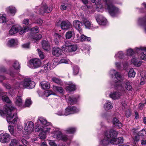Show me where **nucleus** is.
Segmentation results:
<instances>
[{"mask_svg":"<svg viewBox=\"0 0 146 146\" xmlns=\"http://www.w3.org/2000/svg\"><path fill=\"white\" fill-rule=\"evenodd\" d=\"M106 4L107 8L108 10L109 13L112 16H114L118 11V9L111 4L113 0H104Z\"/></svg>","mask_w":146,"mask_h":146,"instance_id":"4","label":"nucleus"},{"mask_svg":"<svg viewBox=\"0 0 146 146\" xmlns=\"http://www.w3.org/2000/svg\"><path fill=\"white\" fill-rule=\"evenodd\" d=\"M42 37L41 35H36L33 36L32 38L33 40L35 42L37 40H40Z\"/></svg>","mask_w":146,"mask_h":146,"instance_id":"42","label":"nucleus"},{"mask_svg":"<svg viewBox=\"0 0 146 146\" xmlns=\"http://www.w3.org/2000/svg\"><path fill=\"white\" fill-rule=\"evenodd\" d=\"M52 80L54 82L58 84H61L62 83V82L60 79L55 77H53Z\"/></svg>","mask_w":146,"mask_h":146,"instance_id":"43","label":"nucleus"},{"mask_svg":"<svg viewBox=\"0 0 146 146\" xmlns=\"http://www.w3.org/2000/svg\"><path fill=\"white\" fill-rule=\"evenodd\" d=\"M59 62L60 63H68V61L67 60L65 59H62L60 60Z\"/></svg>","mask_w":146,"mask_h":146,"instance_id":"62","label":"nucleus"},{"mask_svg":"<svg viewBox=\"0 0 146 146\" xmlns=\"http://www.w3.org/2000/svg\"><path fill=\"white\" fill-rule=\"evenodd\" d=\"M60 26L62 29L67 30L71 27L72 25L68 21H64L61 22Z\"/></svg>","mask_w":146,"mask_h":146,"instance_id":"19","label":"nucleus"},{"mask_svg":"<svg viewBox=\"0 0 146 146\" xmlns=\"http://www.w3.org/2000/svg\"><path fill=\"white\" fill-rule=\"evenodd\" d=\"M52 5H50L47 7L45 4H42L41 6L39 8L38 12L39 13L42 14L44 13H49L52 10Z\"/></svg>","mask_w":146,"mask_h":146,"instance_id":"12","label":"nucleus"},{"mask_svg":"<svg viewBox=\"0 0 146 146\" xmlns=\"http://www.w3.org/2000/svg\"><path fill=\"white\" fill-rule=\"evenodd\" d=\"M138 23L140 25H143L145 30L146 32V19L144 18L139 19Z\"/></svg>","mask_w":146,"mask_h":146,"instance_id":"28","label":"nucleus"},{"mask_svg":"<svg viewBox=\"0 0 146 146\" xmlns=\"http://www.w3.org/2000/svg\"><path fill=\"white\" fill-rule=\"evenodd\" d=\"M77 100V99L76 97H69L68 100V102L71 104H73L76 102Z\"/></svg>","mask_w":146,"mask_h":146,"instance_id":"34","label":"nucleus"},{"mask_svg":"<svg viewBox=\"0 0 146 146\" xmlns=\"http://www.w3.org/2000/svg\"><path fill=\"white\" fill-rule=\"evenodd\" d=\"M52 134V137L56 139L64 141H66L69 139L66 135L62 134L61 132L58 128L55 129Z\"/></svg>","mask_w":146,"mask_h":146,"instance_id":"6","label":"nucleus"},{"mask_svg":"<svg viewBox=\"0 0 146 146\" xmlns=\"http://www.w3.org/2000/svg\"><path fill=\"white\" fill-rule=\"evenodd\" d=\"M73 70L74 75H76L78 74L79 69L77 66L75 65L74 66L73 68Z\"/></svg>","mask_w":146,"mask_h":146,"instance_id":"44","label":"nucleus"},{"mask_svg":"<svg viewBox=\"0 0 146 146\" xmlns=\"http://www.w3.org/2000/svg\"><path fill=\"white\" fill-rule=\"evenodd\" d=\"M49 145L51 146H57L56 144L54 141L51 140H50L49 141Z\"/></svg>","mask_w":146,"mask_h":146,"instance_id":"60","label":"nucleus"},{"mask_svg":"<svg viewBox=\"0 0 146 146\" xmlns=\"http://www.w3.org/2000/svg\"><path fill=\"white\" fill-rule=\"evenodd\" d=\"M131 62L132 63H133L135 66L137 67L140 66L142 63L141 61L135 58H133L132 59Z\"/></svg>","mask_w":146,"mask_h":146,"instance_id":"26","label":"nucleus"},{"mask_svg":"<svg viewBox=\"0 0 146 146\" xmlns=\"http://www.w3.org/2000/svg\"><path fill=\"white\" fill-rule=\"evenodd\" d=\"M5 15L1 14L0 15V23H5L6 22V18Z\"/></svg>","mask_w":146,"mask_h":146,"instance_id":"41","label":"nucleus"},{"mask_svg":"<svg viewBox=\"0 0 146 146\" xmlns=\"http://www.w3.org/2000/svg\"><path fill=\"white\" fill-rule=\"evenodd\" d=\"M32 104V102L30 99H27L25 102V106H29Z\"/></svg>","mask_w":146,"mask_h":146,"instance_id":"56","label":"nucleus"},{"mask_svg":"<svg viewBox=\"0 0 146 146\" xmlns=\"http://www.w3.org/2000/svg\"><path fill=\"white\" fill-rule=\"evenodd\" d=\"M37 121L38 122L40 121L41 124L44 126H48L51 125L50 123L48 122L45 119L42 117H39Z\"/></svg>","mask_w":146,"mask_h":146,"instance_id":"24","label":"nucleus"},{"mask_svg":"<svg viewBox=\"0 0 146 146\" xmlns=\"http://www.w3.org/2000/svg\"><path fill=\"white\" fill-rule=\"evenodd\" d=\"M96 18L97 22L99 24L105 25L106 24L107 20L102 16L98 15L96 17Z\"/></svg>","mask_w":146,"mask_h":146,"instance_id":"17","label":"nucleus"},{"mask_svg":"<svg viewBox=\"0 0 146 146\" xmlns=\"http://www.w3.org/2000/svg\"><path fill=\"white\" fill-rule=\"evenodd\" d=\"M28 28L27 27H25L23 28H22L19 26L17 27L14 26L12 27L9 31V33L11 35H13L19 32V33L20 35H22L28 31Z\"/></svg>","mask_w":146,"mask_h":146,"instance_id":"7","label":"nucleus"},{"mask_svg":"<svg viewBox=\"0 0 146 146\" xmlns=\"http://www.w3.org/2000/svg\"><path fill=\"white\" fill-rule=\"evenodd\" d=\"M76 131V129L74 128L70 127L66 131L67 132L69 133H72Z\"/></svg>","mask_w":146,"mask_h":146,"instance_id":"53","label":"nucleus"},{"mask_svg":"<svg viewBox=\"0 0 146 146\" xmlns=\"http://www.w3.org/2000/svg\"><path fill=\"white\" fill-rule=\"evenodd\" d=\"M21 142L23 144L25 145H27L29 143L28 142L24 139H22L21 140Z\"/></svg>","mask_w":146,"mask_h":146,"instance_id":"58","label":"nucleus"},{"mask_svg":"<svg viewBox=\"0 0 146 146\" xmlns=\"http://www.w3.org/2000/svg\"><path fill=\"white\" fill-rule=\"evenodd\" d=\"M73 34V32L71 31H69L66 32L65 34V36L66 39H69L72 36Z\"/></svg>","mask_w":146,"mask_h":146,"instance_id":"39","label":"nucleus"},{"mask_svg":"<svg viewBox=\"0 0 146 146\" xmlns=\"http://www.w3.org/2000/svg\"><path fill=\"white\" fill-rule=\"evenodd\" d=\"M93 3H95L97 5L96 9L98 11H100L99 9H101L103 8L102 5L101 4V0H91Z\"/></svg>","mask_w":146,"mask_h":146,"instance_id":"23","label":"nucleus"},{"mask_svg":"<svg viewBox=\"0 0 146 146\" xmlns=\"http://www.w3.org/2000/svg\"><path fill=\"white\" fill-rule=\"evenodd\" d=\"M42 88L43 89H48L50 88V86L48 82L43 81L40 83Z\"/></svg>","mask_w":146,"mask_h":146,"instance_id":"31","label":"nucleus"},{"mask_svg":"<svg viewBox=\"0 0 146 146\" xmlns=\"http://www.w3.org/2000/svg\"><path fill=\"white\" fill-rule=\"evenodd\" d=\"M42 65L40 60L38 58L31 59L29 61V66L32 68H36L40 67Z\"/></svg>","mask_w":146,"mask_h":146,"instance_id":"11","label":"nucleus"},{"mask_svg":"<svg viewBox=\"0 0 146 146\" xmlns=\"http://www.w3.org/2000/svg\"><path fill=\"white\" fill-rule=\"evenodd\" d=\"M113 124L116 126L119 127H121L122 126V125L121 122H119V120L116 118L113 119Z\"/></svg>","mask_w":146,"mask_h":146,"instance_id":"32","label":"nucleus"},{"mask_svg":"<svg viewBox=\"0 0 146 146\" xmlns=\"http://www.w3.org/2000/svg\"><path fill=\"white\" fill-rule=\"evenodd\" d=\"M112 131L111 129L107 131L105 133L104 138L100 142V145L101 146H106L108 145L110 142L111 143V141L112 140Z\"/></svg>","mask_w":146,"mask_h":146,"instance_id":"5","label":"nucleus"},{"mask_svg":"<svg viewBox=\"0 0 146 146\" xmlns=\"http://www.w3.org/2000/svg\"><path fill=\"white\" fill-rule=\"evenodd\" d=\"M141 78L140 79V84L143 85L146 83V71L142 70L140 72Z\"/></svg>","mask_w":146,"mask_h":146,"instance_id":"20","label":"nucleus"},{"mask_svg":"<svg viewBox=\"0 0 146 146\" xmlns=\"http://www.w3.org/2000/svg\"><path fill=\"white\" fill-rule=\"evenodd\" d=\"M40 138L42 139H44L46 138V133L42 131L39 135Z\"/></svg>","mask_w":146,"mask_h":146,"instance_id":"51","label":"nucleus"},{"mask_svg":"<svg viewBox=\"0 0 146 146\" xmlns=\"http://www.w3.org/2000/svg\"><path fill=\"white\" fill-rule=\"evenodd\" d=\"M66 8L67 7L64 4L61 5L60 7V9L62 11L66 10Z\"/></svg>","mask_w":146,"mask_h":146,"instance_id":"64","label":"nucleus"},{"mask_svg":"<svg viewBox=\"0 0 146 146\" xmlns=\"http://www.w3.org/2000/svg\"><path fill=\"white\" fill-rule=\"evenodd\" d=\"M25 127L23 131L24 135H29L33 131L34 129V124L31 121H29L26 123H25Z\"/></svg>","mask_w":146,"mask_h":146,"instance_id":"9","label":"nucleus"},{"mask_svg":"<svg viewBox=\"0 0 146 146\" xmlns=\"http://www.w3.org/2000/svg\"><path fill=\"white\" fill-rule=\"evenodd\" d=\"M35 85V82L29 79L26 78L21 82H17L16 84V86L17 88H32L34 87Z\"/></svg>","mask_w":146,"mask_h":146,"instance_id":"3","label":"nucleus"},{"mask_svg":"<svg viewBox=\"0 0 146 146\" xmlns=\"http://www.w3.org/2000/svg\"><path fill=\"white\" fill-rule=\"evenodd\" d=\"M37 50L40 58L41 59H43L44 58V56L43 52L39 49H37Z\"/></svg>","mask_w":146,"mask_h":146,"instance_id":"50","label":"nucleus"},{"mask_svg":"<svg viewBox=\"0 0 146 146\" xmlns=\"http://www.w3.org/2000/svg\"><path fill=\"white\" fill-rule=\"evenodd\" d=\"M13 66V67L16 69H19L20 67L19 62L17 61H15L14 62Z\"/></svg>","mask_w":146,"mask_h":146,"instance_id":"46","label":"nucleus"},{"mask_svg":"<svg viewBox=\"0 0 146 146\" xmlns=\"http://www.w3.org/2000/svg\"><path fill=\"white\" fill-rule=\"evenodd\" d=\"M39 31V28L37 27H35L32 29V31L33 33H36Z\"/></svg>","mask_w":146,"mask_h":146,"instance_id":"52","label":"nucleus"},{"mask_svg":"<svg viewBox=\"0 0 146 146\" xmlns=\"http://www.w3.org/2000/svg\"><path fill=\"white\" fill-rule=\"evenodd\" d=\"M83 23L86 28L90 29L92 27L91 23L88 20L84 19L83 21Z\"/></svg>","mask_w":146,"mask_h":146,"instance_id":"33","label":"nucleus"},{"mask_svg":"<svg viewBox=\"0 0 146 146\" xmlns=\"http://www.w3.org/2000/svg\"><path fill=\"white\" fill-rule=\"evenodd\" d=\"M10 135L7 133H2L0 135V141L2 143L8 142L10 141Z\"/></svg>","mask_w":146,"mask_h":146,"instance_id":"15","label":"nucleus"},{"mask_svg":"<svg viewBox=\"0 0 146 146\" xmlns=\"http://www.w3.org/2000/svg\"><path fill=\"white\" fill-rule=\"evenodd\" d=\"M18 143V141L15 139H12L8 146H17Z\"/></svg>","mask_w":146,"mask_h":146,"instance_id":"38","label":"nucleus"},{"mask_svg":"<svg viewBox=\"0 0 146 146\" xmlns=\"http://www.w3.org/2000/svg\"><path fill=\"white\" fill-rule=\"evenodd\" d=\"M15 104L18 106H21L23 104L22 99L21 96H17L16 98Z\"/></svg>","mask_w":146,"mask_h":146,"instance_id":"30","label":"nucleus"},{"mask_svg":"<svg viewBox=\"0 0 146 146\" xmlns=\"http://www.w3.org/2000/svg\"><path fill=\"white\" fill-rule=\"evenodd\" d=\"M141 50L146 51V47H141L139 48H135L134 51L131 49H129L127 50V54L128 55L131 56L135 53L140 52Z\"/></svg>","mask_w":146,"mask_h":146,"instance_id":"14","label":"nucleus"},{"mask_svg":"<svg viewBox=\"0 0 146 146\" xmlns=\"http://www.w3.org/2000/svg\"><path fill=\"white\" fill-rule=\"evenodd\" d=\"M4 111L0 110V115L3 117L5 116L9 124L15 123L18 118L16 113H12L14 108L11 105L5 106Z\"/></svg>","mask_w":146,"mask_h":146,"instance_id":"2","label":"nucleus"},{"mask_svg":"<svg viewBox=\"0 0 146 146\" xmlns=\"http://www.w3.org/2000/svg\"><path fill=\"white\" fill-rule=\"evenodd\" d=\"M75 89L76 86L72 83H71L70 85L66 87V90L70 91L75 90Z\"/></svg>","mask_w":146,"mask_h":146,"instance_id":"36","label":"nucleus"},{"mask_svg":"<svg viewBox=\"0 0 146 146\" xmlns=\"http://www.w3.org/2000/svg\"><path fill=\"white\" fill-rule=\"evenodd\" d=\"M125 114L127 117H129L130 115V111L127 109L125 111Z\"/></svg>","mask_w":146,"mask_h":146,"instance_id":"59","label":"nucleus"},{"mask_svg":"<svg viewBox=\"0 0 146 146\" xmlns=\"http://www.w3.org/2000/svg\"><path fill=\"white\" fill-rule=\"evenodd\" d=\"M123 56V54L121 51L118 52L117 54L115 55V57L118 58H122Z\"/></svg>","mask_w":146,"mask_h":146,"instance_id":"49","label":"nucleus"},{"mask_svg":"<svg viewBox=\"0 0 146 146\" xmlns=\"http://www.w3.org/2000/svg\"><path fill=\"white\" fill-rule=\"evenodd\" d=\"M139 136H146V130L144 129H142L138 133Z\"/></svg>","mask_w":146,"mask_h":146,"instance_id":"48","label":"nucleus"},{"mask_svg":"<svg viewBox=\"0 0 146 146\" xmlns=\"http://www.w3.org/2000/svg\"><path fill=\"white\" fill-rule=\"evenodd\" d=\"M110 73L112 76L114 74L115 77L114 82L115 83V86L116 89L120 91H123L125 88L129 91H132L133 88L131 86V83L128 80H124L121 76L120 73L114 70H111L110 71Z\"/></svg>","mask_w":146,"mask_h":146,"instance_id":"1","label":"nucleus"},{"mask_svg":"<svg viewBox=\"0 0 146 146\" xmlns=\"http://www.w3.org/2000/svg\"><path fill=\"white\" fill-rule=\"evenodd\" d=\"M54 36L56 38V40H54V41L55 42H56V44H57L58 43H59V41H58V40L59 38H60V37H61V36L58 34L57 33H55L54 35Z\"/></svg>","mask_w":146,"mask_h":146,"instance_id":"54","label":"nucleus"},{"mask_svg":"<svg viewBox=\"0 0 146 146\" xmlns=\"http://www.w3.org/2000/svg\"><path fill=\"white\" fill-rule=\"evenodd\" d=\"M17 41L14 39L9 40L7 43V45L9 47H13L17 44Z\"/></svg>","mask_w":146,"mask_h":146,"instance_id":"25","label":"nucleus"},{"mask_svg":"<svg viewBox=\"0 0 146 146\" xmlns=\"http://www.w3.org/2000/svg\"><path fill=\"white\" fill-rule=\"evenodd\" d=\"M62 48L64 51L69 52H74L77 49V46L76 44H72L66 42L65 45L62 46Z\"/></svg>","mask_w":146,"mask_h":146,"instance_id":"10","label":"nucleus"},{"mask_svg":"<svg viewBox=\"0 0 146 146\" xmlns=\"http://www.w3.org/2000/svg\"><path fill=\"white\" fill-rule=\"evenodd\" d=\"M122 96V94L118 91L111 92L109 95L110 97L113 100L119 99Z\"/></svg>","mask_w":146,"mask_h":146,"instance_id":"18","label":"nucleus"},{"mask_svg":"<svg viewBox=\"0 0 146 146\" xmlns=\"http://www.w3.org/2000/svg\"><path fill=\"white\" fill-rule=\"evenodd\" d=\"M140 58L143 60H146V54L142 53L141 54Z\"/></svg>","mask_w":146,"mask_h":146,"instance_id":"57","label":"nucleus"},{"mask_svg":"<svg viewBox=\"0 0 146 146\" xmlns=\"http://www.w3.org/2000/svg\"><path fill=\"white\" fill-rule=\"evenodd\" d=\"M104 108L106 110H108L113 108L111 102L109 101H107L105 104L104 106Z\"/></svg>","mask_w":146,"mask_h":146,"instance_id":"29","label":"nucleus"},{"mask_svg":"<svg viewBox=\"0 0 146 146\" xmlns=\"http://www.w3.org/2000/svg\"><path fill=\"white\" fill-rule=\"evenodd\" d=\"M44 95L47 97L51 95H55V94L51 91L46 90L44 92Z\"/></svg>","mask_w":146,"mask_h":146,"instance_id":"45","label":"nucleus"},{"mask_svg":"<svg viewBox=\"0 0 146 146\" xmlns=\"http://www.w3.org/2000/svg\"><path fill=\"white\" fill-rule=\"evenodd\" d=\"M81 34L80 40L82 41H90L91 40V38L90 37H87L86 36L82 33H80Z\"/></svg>","mask_w":146,"mask_h":146,"instance_id":"35","label":"nucleus"},{"mask_svg":"<svg viewBox=\"0 0 146 146\" xmlns=\"http://www.w3.org/2000/svg\"><path fill=\"white\" fill-rule=\"evenodd\" d=\"M7 11L12 14H14L16 12V9L12 7H9L7 9Z\"/></svg>","mask_w":146,"mask_h":146,"instance_id":"47","label":"nucleus"},{"mask_svg":"<svg viewBox=\"0 0 146 146\" xmlns=\"http://www.w3.org/2000/svg\"><path fill=\"white\" fill-rule=\"evenodd\" d=\"M36 23L39 25H42L43 23V21L41 19H39L36 21Z\"/></svg>","mask_w":146,"mask_h":146,"instance_id":"63","label":"nucleus"},{"mask_svg":"<svg viewBox=\"0 0 146 146\" xmlns=\"http://www.w3.org/2000/svg\"><path fill=\"white\" fill-rule=\"evenodd\" d=\"M41 44L42 48L45 50H48L50 49V45L47 40H43Z\"/></svg>","mask_w":146,"mask_h":146,"instance_id":"22","label":"nucleus"},{"mask_svg":"<svg viewBox=\"0 0 146 146\" xmlns=\"http://www.w3.org/2000/svg\"><path fill=\"white\" fill-rule=\"evenodd\" d=\"M78 109L74 106H68L65 109L64 112V115L66 116L70 114H73L79 111Z\"/></svg>","mask_w":146,"mask_h":146,"instance_id":"13","label":"nucleus"},{"mask_svg":"<svg viewBox=\"0 0 146 146\" xmlns=\"http://www.w3.org/2000/svg\"><path fill=\"white\" fill-rule=\"evenodd\" d=\"M74 27L77 29L80 33H82V23L78 20H75L73 23Z\"/></svg>","mask_w":146,"mask_h":146,"instance_id":"16","label":"nucleus"},{"mask_svg":"<svg viewBox=\"0 0 146 146\" xmlns=\"http://www.w3.org/2000/svg\"><path fill=\"white\" fill-rule=\"evenodd\" d=\"M112 131V140L111 141V143L112 144H117L119 143H122L123 142V137H121L118 139H116V137L118 134L117 132L115 129H111Z\"/></svg>","mask_w":146,"mask_h":146,"instance_id":"8","label":"nucleus"},{"mask_svg":"<svg viewBox=\"0 0 146 146\" xmlns=\"http://www.w3.org/2000/svg\"><path fill=\"white\" fill-rule=\"evenodd\" d=\"M135 75V73L133 69H130L128 72V76L131 78H133Z\"/></svg>","mask_w":146,"mask_h":146,"instance_id":"37","label":"nucleus"},{"mask_svg":"<svg viewBox=\"0 0 146 146\" xmlns=\"http://www.w3.org/2000/svg\"><path fill=\"white\" fill-rule=\"evenodd\" d=\"M22 47L25 48H28L29 47V43L25 44L22 45Z\"/></svg>","mask_w":146,"mask_h":146,"instance_id":"61","label":"nucleus"},{"mask_svg":"<svg viewBox=\"0 0 146 146\" xmlns=\"http://www.w3.org/2000/svg\"><path fill=\"white\" fill-rule=\"evenodd\" d=\"M46 126H44L42 128H39L38 126V127L36 128L35 129V131H41L43 132H44L45 133H47L50 131V128L49 127H46Z\"/></svg>","mask_w":146,"mask_h":146,"instance_id":"27","label":"nucleus"},{"mask_svg":"<svg viewBox=\"0 0 146 146\" xmlns=\"http://www.w3.org/2000/svg\"><path fill=\"white\" fill-rule=\"evenodd\" d=\"M8 129L9 132L11 134H13L14 132V129L13 126L9 125L8 126Z\"/></svg>","mask_w":146,"mask_h":146,"instance_id":"55","label":"nucleus"},{"mask_svg":"<svg viewBox=\"0 0 146 146\" xmlns=\"http://www.w3.org/2000/svg\"><path fill=\"white\" fill-rule=\"evenodd\" d=\"M62 50L58 47H54L53 49L52 54L55 56L58 57L62 54Z\"/></svg>","mask_w":146,"mask_h":146,"instance_id":"21","label":"nucleus"},{"mask_svg":"<svg viewBox=\"0 0 146 146\" xmlns=\"http://www.w3.org/2000/svg\"><path fill=\"white\" fill-rule=\"evenodd\" d=\"M53 89L54 91H58L60 93H62L63 91V90L62 87L55 86H53Z\"/></svg>","mask_w":146,"mask_h":146,"instance_id":"40","label":"nucleus"}]
</instances>
